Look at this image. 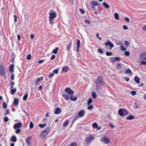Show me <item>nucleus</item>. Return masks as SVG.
Segmentation results:
<instances>
[{
  "mask_svg": "<svg viewBox=\"0 0 146 146\" xmlns=\"http://www.w3.org/2000/svg\"><path fill=\"white\" fill-rule=\"evenodd\" d=\"M31 55L29 54L28 55L27 57V59L28 60H30L31 59Z\"/></svg>",
  "mask_w": 146,
  "mask_h": 146,
  "instance_id": "8fccbe9b",
  "label": "nucleus"
},
{
  "mask_svg": "<svg viewBox=\"0 0 146 146\" xmlns=\"http://www.w3.org/2000/svg\"><path fill=\"white\" fill-rule=\"evenodd\" d=\"M124 54L126 56H128L130 54L129 52L126 51L125 52Z\"/></svg>",
  "mask_w": 146,
  "mask_h": 146,
  "instance_id": "6e6d98bb",
  "label": "nucleus"
},
{
  "mask_svg": "<svg viewBox=\"0 0 146 146\" xmlns=\"http://www.w3.org/2000/svg\"><path fill=\"white\" fill-rule=\"evenodd\" d=\"M85 114V111L84 110H81L78 113V116L80 117H83Z\"/></svg>",
  "mask_w": 146,
  "mask_h": 146,
  "instance_id": "4468645a",
  "label": "nucleus"
},
{
  "mask_svg": "<svg viewBox=\"0 0 146 146\" xmlns=\"http://www.w3.org/2000/svg\"><path fill=\"white\" fill-rule=\"evenodd\" d=\"M94 108V106L92 105H90L87 108V109L89 110H91Z\"/></svg>",
  "mask_w": 146,
  "mask_h": 146,
  "instance_id": "a19ab883",
  "label": "nucleus"
},
{
  "mask_svg": "<svg viewBox=\"0 0 146 146\" xmlns=\"http://www.w3.org/2000/svg\"><path fill=\"white\" fill-rule=\"evenodd\" d=\"M46 125V123H44V124H39L38 126L41 128H43Z\"/></svg>",
  "mask_w": 146,
  "mask_h": 146,
  "instance_id": "c9c22d12",
  "label": "nucleus"
},
{
  "mask_svg": "<svg viewBox=\"0 0 146 146\" xmlns=\"http://www.w3.org/2000/svg\"><path fill=\"white\" fill-rule=\"evenodd\" d=\"M140 62L142 65H146V61H141Z\"/></svg>",
  "mask_w": 146,
  "mask_h": 146,
  "instance_id": "13d9d810",
  "label": "nucleus"
},
{
  "mask_svg": "<svg viewBox=\"0 0 146 146\" xmlns=\"http://www.w3.org/2000/svg\"><path fill=\"white\" fill-rule=\"evenodd\" d=\"M80 41L79 39H78L77 40L76 47V51L77 52H79V48H80Z\"/></svg>",
  "mask_w": 146,
  "mask_h": 146,
  "instance_id": "ddd939ff",
  "label": "nucleus"
},
{
  "mask_svg": "<svg viewBox=\"0 0 146 146\" xmlns=\"http://www.w3.org/2000/svg\"><path fill=\"white\" fill-rule=\"evenodd\" d=\"M28 96V94H26L23 97V100L24 101L26 100Z\"/></svg>",
  "mask_w": 146,
  "mask_h": 146,
  "instance_id": "4c0bfd02",
  "label": "nucleus"
},
{
  "mask_svg": "<svg viewBox=\"0 0 146 146\" xmlns=\"http://www.w3.org/2000/svg\"><path fill=\"white\" fill-rule=\"evenodd\" d=\"M124 73L125 74H131L132 73V72L131 70L129 69H128L127 70H125Z\"/></svg>",
  "mask_w": 146,
  "mask_h": 146,
  "instance_id": "c756f323",
  "label": "nucleus"
},
{
  "mask_svg": "<svg viewBox=\"0 0 146 146\" xmlns=\"http://www.w3.org/2000/svg\"><path fill=\"white\" fill-rule=\"evenodd\" d=\"M124 43L127 46H129L130 45V43L128 41H125L124 42Z\"/></svg>",
  "mask_w": 146,
  "mask_h": 146,
  "instance_id": "de8ad7c7",
  "label": "nucleus"
},
{
  "mask_svg": "<svg viewBox=\"0 0 146 146\" xmlns=\"http://www.w3.org/2000/svg\"><path fill=\"white\" fill-rule=\"evenodd\" d=\"M54 76V74H53V73H52L50 74L49 75L48 77L49 78H52V77H53Z\"/></svg>",
  "mask_w": 146,
  "mask_h": 146,
  "instance_id": "680f3d73",
  "label": "nucleus"
},
{
  "mask_svg": "<svg viewBox=\"0 0 146 146\" xmlns=\"http://www.w3.org/2000/svg\"><path fill=\"white\" fill-rule=\"evenodd\" d=\"M100 140L106 144L109 143L110 142L109 139L105 136L101 138Z\"/></svg>",
  "mask_w": 146,
  "mask_h": 146,
  "instance_id": "1a4fd4ad",
  "label": "nucleus"
},
{
  "mask_svg": "<svg viewBox=\"0 0 146 146\" xmlns=\"http://www.w3.org/2000/svg\"><path fill=\"white\" fill-rule=\"evenodd\" d=\"M72 118H73L72 121V124H73L75 121L79 118V117L78 115L77 114L72 116Z\"/></svg>",
  "mask_w": 146,
  "mask_h": 146,
  "instance_id": "f8f14e48",
  "label": "nucleus"
},
{
  "mask_svg": "<svg viewBox=\"0 0 146 146\" xmlns=\"http://www.w3.org/2000/svg\"><path fill=\"white\" fill-rule=\"evenodd\" d=\"M70 146H77V145L76 142H73L71 143Z\"/></svg>",
  "mask_w": 146,
  "mask_h": 146,
  "instance_id": "864d4df0",
  "label": "nucleus"
},
{
  "mask_svg": "<svg viewBox=\"0 0 146 146\" xmlns=\"http://www.w3.org/2000/svg\"><path fill=\"white\" fill-rule=\"evenodd\" d=\"M146 54L145 52H143L141 53L140 55V58L141 59L143 60L144 59L145 60V58L146 56Z\"/></svg>",
  "mask_w": 146,
  "mask_h": 146,
  "instance_id": "aec40b11",
  "label": "nucleus"
},
{
  "mask_svg": "<svg viewBox=\"0 0 146 146\" xmlns=\"http://www.w3.org/2000/svg\"><path fill=\"white\" fill-rule=\"evenodd\" d=\"M116 68L118 69H120L121 68V64L120 63H117L116 65Z\"/></svg>",
  "mask_w": 146,
  "mask_h": 146,
  "instance_id": "a878e982",
  "label": "nucleus"
},
{
  "mask_svg": "<svg viewBox=\"0 0 146 146\" xmlns=\"http://www.w3.org/2000/svg\"><path fill=\"white\" fill-rule=\"evenodd\" d=\"M69 69V67L67 66H66L62 67V71L63 72H66Z\"/></svg>",
  "mask_w": 146,
  "mask_h": 146,
  "instance_id": "a211bd4d",
  "label": "nucleus"
},
{
  "mask_svg": "<svg viewBox=\"0 0 146 146\" xmlns=\"http://www.w3.org/2000/svg\"><path fill=\"white\" fill-rule=\"evenodd\" d=\"M14 21L16 22L17 21V17L15 15L14 16Z\"/></svg>",
  "mask_w": 146,
  "mask_h": 146,
  "instance_id": "052dcab7",
  "label": "nucleus"
},
{
  "mask_svg": "<svg viewBox=\"0 0 146 146\" xmlns=\"http://www.w3.org/2000/svg\"><path fill=\"white\" fill-rule=\"evenodd\" d=\"M104 44L106 46H109L110 48V50L114 46L113 44L109 40H108L107 42Z\"/></svg>",
  "mask_w": 146,
  "mask_h": 146,
  "instance_id": "6e6552de",
  "label": "nucleus"
},
{
  "mask_svg": "<svg viewBox=\"0 0 146 146\" xmlns=\"http://www.w3.org/2000/svg\"><path fill=\"white\" fill-rule=\"evenodd\" d=\"M14 65L13 64L9 66V71L13 73L14 71Z\"/></svg>",
  "mask_w": 146,
  "mask_h": 146,
  "instance_id": "412c9836",
  "label": "nucleus"
},
{
  "mask_svg": "<svg viewBox=\"0 0 146 146\" xmlns=\"http://www.w3.org/2000/svg\"><path fill=\"white\" fill-rule=\"evenodd\" d=\"M15 82L13 81H10L9 82V85L11 88H13V86L15 85Z\"/></svg>",
  "mask_w": 146,
  "mask_h": 146,
  "instance_id": "bb28decb",
  "label": "nucleus"
},
{
  "mask_svg": "<svg viewBox=\"0 0 146 146\" xmlns=\"http://www.w3.org/2000/svg\"><path fill=\"white\" fill-rule=\"evenodd\" d=\"M110 61L111 63H113L115 62L114 58L112 57L110 59Z\"/></svg>",
  "mask_w": 146,
  "mask_h": 146,
  "instance_id": "e433bc0d",
  "label": "nucleus"
},
{
  "mask_svg": "<svg viewBox=\"0 0 146 146\" xmlns=\"http://www.w3.org/2000/svg\"><path fill=\"white\" fill-rule=\"evenodd\" d=\"M7 104L4 102L3 103L2 106L3 107V108H6L7 107Z\"/></svg>",
  "mask_w": 146,
  "mask_h": 146,
  "instance_id": "37998d69",
  "label": "nucleus"
},
{
  "mask_svg": "<svg viewBox=\"0 0 146 146\" xmlns=\"http://www.w3.org/2000/svg\"><path fill=\"white\" fill-rule=\"evenodd\" d=\"M134 81L138 84L139 83L140 79L137 76H135L134 78Z\"/></svg>",
  "mask_w": 146,
  "mask_h": 146,
  "instance_id": "4be33fe9",
  "label": "nucleus"
},
{
  "mask_svg": "<svg viewBox=\"0 0 146 146\" xmlns=\"http://www.w3.org/2000/svg\"><path fill=\"white\" fill-rule=\"evenodd\" d=\"M61 111V109L58 107L56 108L54 112V114H58L60 113Z\"/></svg>",
  "mask_w": 146,
  "mask_h": 146,
  "instance_id": "f3484780",
  "label": "nucleus"
},
{
  "mask_svg": "<svg viewBox=\"0 0 146 146\" xmlns=\"http://www.w3.org/2000/svg\"><path fill=\"white\" fill-rule=\"evenodd\" d=\"M92 100L91 98H90L88 100L87 102V104L88 105H89L92 103Z\"/></svg>",
  "mask_w": 146,
  "mask_h": 146,
  "instance_id": "f704fd0d",
  "label": "nucleus"
},
{
  "mask_svg": "<svg viewBox=\"0 0 146 146\" xmlns=\"http://www.w3.org/2000/svg\"><path fill=\"white\" fill-rule=\"evenodd\" d=\"M121 50L123 51H125L126 50V48L123 45H121L120 46Z\"/></svg>",
  "mask_w": 146,
  "mask_h": 146,
  "instance_id": "a18cd8bd",
  "label": "nucleus"
},
{
  "mask_svg": "<svg viewBox=\"0 0 146 146\" xmlns=\"http://www.w3.org/2000/svg\"><path fill=\"white\" fill-rule=\"evenodd\" d=\"M98 50L99 52L101 54H102L104 53L103 50L101 48H98Z\"/></svg>",
  "mask_w": 146,
  "mask_h": 146,
  "instance_id": "09e8293b",
  "label": "nucleus"
},
{
  "mask_svg": "<svg viewBox=\"0 0 146 146\" xmlns=\"http://www.w3.org/2000/svg\"><path fill=\"white\" fill-rule=\"evenodd\" d=\"M94 139V137L92 135H89L86 138V141L87 145H89Z\"/></svg>",
  "mask_w": 146,
  "mask_h": 146,
  "instance_id": "20e7f679",
  "label": "nucleus"
},
{
  "mask_svg": "<svg viewBox=\"0 0 146 146\" xmlns=\"http://www.w3.org/2000/svg\"><path fill=\"white\" fill-rule=\"evenodd\" d=\"M98 124L96 123H94L92 124V127L94 128H96L98 127Z\"/></svg>",
  "mask_w": 146,
  "mask_h": 146,
  "instance_id": "473e14b6",
  "label": "nucleus"
},
{
  "mask_svg": "<svg viewBox=\"0 0 146 146\" xmlns=\"http://www.w3.org/2000/svg\"><path fill=\"white\" fill-rule=\"evenodd\" d=\"M50 128L49 127H47L43 130L41 133L40 135L44 137L46 136L50 131Z\"/></svg>",
  "mask_w": 146,
  "mask_h": 146,
  "instance_id": "423d86ee",
  "label": "nucleus"
},
{
  "mask_svg": "<svg viewBox=\"0 0 146 146\" xmlns=\"http://www.w3.org/2000/svg\"><path fill=\"white\" fill-rule=\"evenodd\" d=\"M32 137L31 136H29L26 139V143L28 145L31 146L30 141L31 140Z\"/></svg>",
  "mask_w": 146,
  "mask_h": 146,
  "instance_id": "2eb2a0df",
  "label": "nucleus"
},
{
  "mask_svg": "<svg viewBox=\"0 0 146 146\" xmlns=\"http://www.w3.org/2000/svg\"><path fill=\"white\" fill-rule=\"evenodd\" d=\"M21 131V130L20 129H17L15 131V132L17 134H19Z\"/></svg>",
  "mask_w": 146,
  "mask_h": 146,
  "instance_id": "3c124183",
  "label": "nucleus"
},
{
  "mask_svg": "<svg viewBox=\"0 0 146 146\" xmlns=\"http://www.w3.org/2000/svg\"><path fill=\"white\" fill-rule=\"evenodd\" d=\"M79 11L82 14H84L85 13V11L82 9L80 8Z\"/></svg>",
  "mask_w": 146,
  "mask_h": 146,
  "instance_id": "bf43d9fd",
  "label": "nucleus"
},
{
  "mask_svg": "<svg viewBox=\"0 0 146 146\" xmlns=\"http://www.w3.org/2000/svg\"><path fill=\"white\" fill-rule=\"evenodd\" d=\"M115 62V61H119L120 59V58L119 57H115L114 58Z\"/></svg>",
  "mask_w": 146,
  "mask_h": 146,
  "instance_id": "603ef678",
  "label": "nucleus"
},
{
  "mask_svg": "<svg viewBox=\"0 0 146 146\" xmlns=\"http://www.w3.org/2000/svg\"><path fill=\"white\" fill-rule=\"evenodd\" d=\"M114 17L115 19L117 20H119V16L118 14L116 13L114 14Z\"/></svg>",
  "mask_w": 146,
  "mask_h": 146,
  "instance_id": "c85d7f7f",
  "label": "nucleus"
},
{
  "mask_svg": "<svg viewBox=\"0 0 146 146\" xmlns=\"http://www.w3.org/2000/svg\"><path fill=\"white\" fill-rule=\"evenodd\" d=\"M127 110L125 109L120 108L118 111V114L121 116H125L128 113Z\"/></svg>",
  "mask_w": 146,
  "mask_h": 146,
  "instance_id": "39448f33",
  "label": "nucleus"
},
{
  "mask_svg": "<svg viewBox=\"0 0 146 146\" xmlns=\"http://www.w3.org/2000/svg\"><path fill=\"white\" fill-rule=\"evenodd\" d=\"M124 79L126 80L127 82L129 80V78L127 77H125L124 78Z\"/></svg>",
  "mask_w": 146,
  "mask_h": 146,
  "instance_id": "774afa93",
  "label": "nucleus"
},
{
  "mask_svg": "<svg viewBox=\"0 0 146 146\" xmlns=\"http://www.w3.org/2000/svg\"><path fill=\"white\" fill-rule=\"evenodd\" d=\"M34 125L32 121H31L30 123L29 127L30 129H32Z\"/></svg>",
  "mask_w": 146,
  "mask_h": 146,
  "instance_id": "ea45409f",
  "label": "nucleus"
},
{
  "mask_svg": "<svg viewBox=\"0 0 146 146\" xmlns=\"http://www.w3.org/2000/svg\"><path fill=\"white\" fill-rule=\"evenodd\" d=\"M58 50L59 48L58 47H56L54 50H52V52L54 54H57Z\"/></svg>",
  "mask_w": 146,
  "mask_h": 146,
  "instance_id": "7c9ffc66",
  "label": "nucleus"
},
{
  "mask_svg": "<svg viewBox=\"0 0 146 146\" xmlns=\"http://www.w3.org/2000/svg\"><path fill=\"white\" fill-rule=\"evenodd\" d=\"M22 126V123L21 122H19L15 124L13 126V128L15 129H19Z\"/></svg>",
  "mask_w": 146,
  "mask_h": 146,
  "instance_id": "9d476101",
  "label": "nucleus"
},
{
  "mask_svg": "<svg viewBox=\"0 0 146 146\" xmlns=\"http://www.w3.org/2000/svg\"><path fill=\"white\" fill-rule=\"evenodd\" d=\"M131 93L132 95H135L136 94V92L135 91H132L131 92Z\"/></svg>",
  "mask_w": 146,
  "mask_h": 146,
  "instance_id": "69168bd1",
  "label": "nucleus"
},
{
  "mask_svg": "<svg viewBox=\"0 0 146 146\" xmlns=\"http://www.w3.org/2000/svg\"><path fill=\"white\" fill-rule=\"evenodd\" d=\"M124 20L127 22H129V19L128 17L125 18L124 19Z\"/></svg>",
  "mask_w": 146,
  "mask_h": 146,
  "instance_id": "e2e57ef3",
  "label": "nucleus"
},
{
  "mask_svg": "<svg viewBox=\"0 0 146 146\" xmlns=\"http://www.w3.org/2000/svg\"><path fill=\"white\" fill-rule=\"evenodd\" d=\"M84 22L88 24H90V21L88 20L85 19L84 21Z\"/></svg>",
  "mask_w": 146,
  "mask_h": 146,
  "instance_id": "5fc2aeb1",
  "label": "nucleus"
},
{
  "mask_svg": "<svg viewBox=\"0 0 146 146\" xmlns=\"http://www.w3.org/2000/svg\"><path fill=\"white\" fill-rule=\"evenodd\" d=\"M69 121L68 120H66L64 122L63 124V126L64 127H66L68 124Z\"/></svg>",
  "mask_w": 146,
  "mask_h": 146,
  "instance_id": "72a5a7b5",
  "label": "nucleus"
},
{
  "mask_svg": "<svg viewBox=\"0 0 146 146\" xmlns=\"http://www.w3.org/2000/svg\"><path fill=\"white\" fill-rule=\"evenodd\" d=\"M64 90L69 95H72L74 94V91L70 88H65Z\"/></svg>",
  "mask_w": 146,
  "mask_h": 146,
  "instance_id": "0eeeda50",
  "label": "nucleus"
},
{
  "mask_svg": "<svg viewBox=\"0 0 146 146\" xmlns=\"http://www.w3.org/2000/svg\"><path fill=\"white\" fill-rule=\"evenodd\" d=\"M19 100H18L17 98H15L14 99V102H13V104L16 106H17L19 104Z\"/></svg>",
  "mask_w": 146,
  "mask_h": 146,
  "instance_id": "5701e85b",
  "label": "nucleus"
},
{
  "mask_svg": "<svg viewBox=\"0 0 146 146\" xmlns=\"http://www.w3.org/2000/svg\"><path fill=\"white\" fill-rule=\"evenodd\" d=\"M106 55L107 56H111L113 55V54L111 52H107L106 53Z\"/></svg>",
  "mask_w": 146,
  "mask_h": 146,
  "instance_id": "58836bf2",
  "label": "nucleus"
},
{
  "mask_svg": "<svg viewBox=\"0 0 146 146\" xmlns=\"http://www.w3.org/2000/svg\"><path fill=\"white\" fill-rule=\"evenodd\" d=\"M134 117L132 115H129L128 117H127L126 119L128 120H131L134 119Z\"/></svg>",
  "mask_w": 146,
  "mask_h": 146,
  "instance_id": "cd10ccee",
  "label": "nucleus"
},
{
  "mask_svg": "<svg viewBox=\"0 0 146 146\" xmlns=\"http://www.w3.org/2000/svg\"><path fill=\"white\" fill-rule=\"evenodd\" d=\"M90 5L93 6H100V4L98 2L95 1H92L90 2Z\"/></svg>",
  "mask_w": 146,
  "mask_h": 146,
  "instance_id": "9b49d317",
  "label": "nucleus"
},
{
  "mask_svg": "<svg viewBox=\"0 0 146 146\" xmlns=\"http://www.w3.org/2000/svg\"><path fill=\"white\" fill-rule=\"evenodd\" d=\"M123 28L124 30H127L128 29L127 27L125 25H124L123 26Z\"/></svg>",
  "mask_w": 146,
  "mask_h": 146,
  "instance_id": "0e129e2a",
  "label": "nucleus"
},
{
  "mask_svg": "<svg viewBox=\"0 0 146 146\" xmlns=\"http://www.w3.org/2000/svg\"><path fill=\"white\" fill-rule=\"evenodd\" d=\"M6 112L4 114V115H6L7 114H9V109H7L6 111Z\"/></svg>",
  "mask_w": 146,
  "mask_h": 146,
  "instance_id": "4d7b16f0",
  "label": "nucleus"
},
{
  "mask_svg": "<svg viewBox=\"0 0 146 146\" xmlns=\"http://www.w3.org/2000/svg\"><path fill=\"white\" fill-rule=\"evenodd\" d=\"M11 140L12 142H15L17 141V138L15 136L13 135L11 137Z\"/></svg>",
  "mask_w": 146,
  "mask_h": 146,
  "instance_id": "b1692460",
  "label": "nucleus"
},
{
  "mask_svg": "<svg viewBox=\"0 0 146 146\" xmlns=\"http://www.w3.org/2000/svg\"><path fill=\"white\" fill-rule=\"evenodd\" d=\"M103 5L106 9H109L110 7V6L106 2H104L103 3Z\"/></svg>",
  "mask_w": 146,
  "mask_h": 146,
  "instance_id": "393cba45",
  "label": "nucleus"
},
{
  "mask_svg": "<svg viewBox=\"0 0 146 146\" xmlns=\"http://www.w3.org/2000/svg\"><path fill=\"white\" fill-rule=\"evenodd\" d=\"M92 96L94 98H95L96 97V92H93L92 94Z\"/></svg>",
  "mask_w": 146,
  "mask_h": 146,
  "instance_id": "c03bdc74",
  "label": "nucleus"
},
{
  "mask_svg": "<svg viewBox=\"0 0 146 146\" xmlns=\"http://www.w3.org/2000/svg\"><path fill=\"white\" fill-rule=\"evenodd\" d=\"M58 71H59L58 69V68L56 69H55L53 71V73L55 74H57L58 73Z\"/></svg>",
  "mask_w": 146,
  "mask_h": 146,
  "instance_id": "79ce46f5",
  "label": "nucleus"
},
{
  "mask_svg": "<svg viewBox=\"0 0 146 146\" xmlns=\"http://www.w3.org/2000/svg\"><path fill=\"white\" fill-rule=\"evenodd\" d=\"M50 11V12L49 13V22L50 24L52 25L53 24V20L56 17L57 15L56 13L54 11L52 13L51 12L52 11V10H51Z\"/></svg>",
  "mask_w": 146,
  "mask_h": 146,
  "instance_id": "f03ea898",
  "label": "nucleus"
},
{
  "mask_svg": "<svg viewBox=\"0 0 146 146\" xmlns=\"http://www.w3.org/2000/svg\"><path fill=\"white\" fill-rule=\"evenodd\" d=\"M43 79V77L41 76L38 78L35 81V84L36 85H37L38 82L42 81Z\"/></svg>",
  "mask_w": 146,
  "mask_h": 146,
  "instance_id": "6ab92c4d",
  "label": "nucleus"
},
{
  "mask_svg": "<svg viewBox=\"0 0 146 146\" xmlns=\"http://www.w3.org/2000/svg\"><path fill=\"white\" fill-rule=\"evenodd\" d=\"M11 92L12 94H14L16 92L17 90V89L16 88L14 89L13 88H11Z\"/></svg>",
  "mask_w": 146,
  "mask_h": 146,
  "instance_id": "2f4dec72",
  "label": "nucleus"
},
{
  "mask_svg": "<svg viewBox=\"0 0 146 146\" xmlns=\"http://www.w3.org/2000/svg\"><path fill=\"white\" fill-rule=\"evenodd\" d=\"M96 90H98L100 89L101 86H103L104 84V82L103 80L102 77L99 76L96 80Z\"/></svg>",
  "mask_w": 146,
  "mask_h": 146,
  "instance_id": "f257e3e1",
  "label": "nucleus"
},
{
  "mask_svg": "<svg viewBox=\"0 0 146 146\" xmlns=\"http://www.w3.org/2000/svg\"><path fill=\"white\" fill-rule=\"evenodd\" d=\"M72 45V41L71 40H70L68 45L67 46L66 48V50L68 51H69L70 50V48L71 47Z\"/></svg>",
  "mask_w": 146,
  "mask_h": 146,
  "instance_id": "dca6fc26",
  "label": "nucleus"
},
{
  "mask_svg": "<svg viewBox=\"0 0 146 146\" xmlns=\"http://www.w3.org/2000/svg\"><path fill=\"white\" fill-rule=\"evenodd\" d=\"M62 96L66 100H68L69 99H70L72 101H76L77 99V98L76 97H74L73 98V96H70L65 94H62Z\"/></svg>",
  "mask_w": 146,
  "mask_h": 146,
  "instance_id": "7ed1b4c3",
  "label": "nucleus"
},
{
  "mask_svg": "<svg viewBox=\"0 0 146 146\" xmlns=\"http://www.w3.org/2000/svg\"><path fill=\"white\" fill-rule=\"evenodd\" d=\"M9 120L7 117H5L4 118V121L5 122H7Z\"/></svg>",
  "mask_w": 146,
  "mask_h": 146,
  "instance_id": "49530a36",
  "label": "nucleus"
},
{
  "mask_svg": "<svg viewBox=\"0 0 146 146\" xmlns=\"http://www.w3.org/2000/svg\"><path fill=\"white\" fill-rule=\"evenodd\" d=\"M55 57V56L54 55H52L51 58H50V59L51 60H52L54 59Z\"/></svg>",
  "mask_w": 146,
  "mask_h": 146,
  "instance_id": "338daca9",
  "label": "nucleus"
}]
</instances>
